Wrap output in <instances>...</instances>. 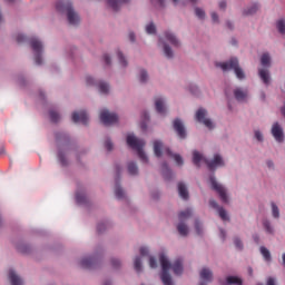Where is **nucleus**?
Here are the masks:
<instances>
[{
	"label": "nucleus",
	"instance_id": "6e6d98bb",
	"mask_svg": "<svg viewBox=\"0 0 285 285\" xmlns=\"http://www.w3.org/2000/svg\"><path fill=\"white\" fill-rule=\"evenodd\" d=\"M212 19H213L214 23H218L219 22V16H217L216 12H212Z\"/></svg>",
	"mask_w": 285,
	"mask_h": 285
},
{
	"label": "nucleus",
	"instance_id": "69168bd1",
	"mask_svg": "<svg viewBox=\"0 0 285 285\" xmlns=\"http://www.w3.org/2000/svg\"><path fill=\"white\" fill-rule=\"evenodd\" d=\"M129 40L132 42L135 41V33H132V32L129 33Z\"/></svg>",
	"mask_w": 285,
	"mask_h": 285
},
{
	"label": "nucleus",
	"instance_id": "09e8293b",
	"mask_svg": "<svg viewBox=\"0 0 285 285\" xmlns=\"http://www.w3.org/2000/svg\"><path fill=\"white\" fill-rule=\"evenodd\" d=\"M86 83L87 86H95V78L87 76Z\"/></svg>",
	"mask_w": 285,
	"mask_h": 285
},
{
	"label": "nucleus",
	"instance_id": "f03ea898",
	"mask_svg": "<svg viewBox=\"0 0 285 285\" xmlns=\"http://www.w3.org/2000/svg\"><path fill=\"white\" fill-rule=\"evenodd\" d=\"M127 146L132 148V150H136L138 153L139 159L147 164L148 156H146V153H144V146H146V141H144V139H139L135 137L134 134H129L127 135Z\"/></svg>",
	"mask_w": 285,
	"mask_h": 285
},
{
	"label": "nucleus",
	"instance_id": "052dcab7",
	"mask_svg": "<svg viewBox=\"0 0 285 285\" xmlns=\"http://www.w3.org/2000/svg\"><path fill=\"white\" fill-rule=\"evenodd\" d=\"M266 285H275V278L268 277Z\"/></svg>",
	"mask_w": 285,
	"mask_h": 285
},
{
	"label": "nucleus",
	"instance_id": "c756f323",
	"mask_svg": "<svg viewBox=\"0 0 285 285\" xmlns=\"http://www.w3.org/2000/svg\"><path fill=\"white\" fill-rule=\"evenodd\" d=\"M127 168H128L129 175H138V173H139V168L137 167V164H135L132 161L128 163Z\"/></svg>",
	"mask_w": 285,
	"mask_h": 285
},
{
	"label": "nucleus",
	"instance_id": "338daca9",
	"mask_svg": "<svg viewBox=\"0 0 285 285\" xmlns=\"http://www.w3.org/2000/svg\"><path fill=\"white\" fill-rule=\"evenodd\" d=\"M254 242H255L256 244H259V236L255 235V236H254Z\"/></svg>",
	"mask_w": 285,
	"mask_h": 285
},
{
	"label": "nucleus",
	"instance_id": "c03bdc74",
	"mask_svg": "<svg viewBox=\"0 0 285 285\" xmlns=\"http://www.w3.org/2000/svg\"><path fill=\"white\" fill-rule=\"evenodd\" d=\"M76 200L78 202V204H83V202H86V196L77 193L76 194Z\"/></svg>",
	"mask_w": 285,
	"mask_h": 285
},
{
	"label": "nucleus",
	"instance_id": "b1692460",
	"mask_svg": "<svg viewBox=\"0 0 285 285\" xmlns=\"http://www.w3.org/2000/svg\"><path fill=\"white\" fill-rule=\"evenodd\" d=\"M178 193L181 199H188V188L184 183H178Z\"/></svg>",
	"mask_w": 285,
	"mask_h": 285
},
{
	"label": "nucleus",
	"instance_id": "0e129e2a",
	"mask_svg": "<svg viewBox=\"0 0 285 285\" xmlns=\"http://www.w3.org/2000/svg\"><path fill=\"white\" fill-rule=\"evenodd\" d=\"M220 237L222 239H226V232L224 229H220Z\"/></svg>",
	"mask_w": 285,
	"mask_h": 285
},
{
	"label": "nucleus",
	"instance_id": "f8f14e48",
	"mask_svg": "<svg viewBox=\"0 0 285 285\" xmlns=\"http://www.w3.org/2000/svg\"><path fill=\"white\" fill-rule=\"evenodd\" d=\"M272 135L274 139L278 141V144H282V141H284V129L282 128V126H279V122H275L272 126Z\"/></svg>",
	"mask_w": 285,
	"mask_h": 285
},
{
	"label": "nucleus",
	"instance_id": "7c9ffc66",
	"mask_svg": "<svg viewBox=\"0 0 285 285\" xmlns=\"http://www.w3.org/2000/svg\"><path fill=\"white\" fill-rule=\"evenodd\" d=\"M261 254L264 257L265 262H271L272 256H271V250H268V248L262 246L261 247Z\"/></svg>",
	"mask_w": 285,
	"mask_h": 285
},
{
	"label": "nucleus",
	"instance_id": "5701e85b",
	"mask_svg": "<svg viewBox=\"0 0 285 285\" xmlns=\"http://www.w3.org/2000/svg\"><path fill=\"white\" fill-rule=\"evenodd\" d=\"M95 257L82 258L80 262V266L82 268H92V266H95Z\"/></svg>",
	"mask_w": 285,
	"mask_h": 285
},
{
	"label": "nucleus",
	"instance_id": "423d86ee",
	"mask_svg": "<svg viewBox=\"0 0 285 285\" xmlns=\"http://www.w3.org/2000/svg\"><path fill=\"white\" fill-rule=\"evenodd\" d=\"M159 261H160V265L163 268V273L160 275V279L163 282L164 285H173V277L170 276V274L168 273V271H170V262L168 261V257H166V255L161 254L159 256Z\"/></svg>",
	"mask_w": 285,
	"mask_h": 285
},
{
	"label": "nucleus",
	"instance_id": "e433bc0d",
	"mask_svg": "<svg viewBox=\"0 0 285 285\" xmlns=\"http://www.w3.org/2000/svg\"><path fill=\"white\" fill-rule=\"evenodd\" d=\"M257 10H259V6L253 4L249 9L244 11V14H255V12H257Z\"/></svg>",
	"mask_w": 285,
	"mask_h": 285
},
{
	"label": "nucleus",
	"instance_id": "79ce46f5",
	"mask_svg": "<svg viewBox=\"0 0 285 285\" xmlns=\"http://www.w3.org/2000/svg\"><path fill=\"white\" fill-rule=\"evenodd\" d=\"M139 79L141 83H146V81H148V72H146V70H141Z\"/></svg>",
	"mask_w": 285,
	"mask_h": 285
},
{
	"label": "nucleus",
	"instance_id": "49530a36",
	"mask_svg": "<svg viewBox=\"0 0 285 285\" xmlns=\"http://www.w3.org/2000/svg\"><path fill=\"white\" fill-rule=\"evenodd\" d=\"M195 228H196L197 235H202V223H199V220L195 222Z\"/></svg>",
	"mask_w": 285,
	"mask_h": 285
},
{
	"label": "nucleus",
	"instance_id": "72a5a7b5",
	"mask_svg": "<svg viewBox=\"0 0 285 285\" xmlns=\"http://www.w3.org/2000/svg\"><path fill=\"white\" fill-rule=\"evenodd\" d=\"M272 215L275 219H279V207L272 203Z\"/></svg>",
	"mask_w": 285,
	"mask_h": 285
},
{
	"label": "nucleus",
	"instance_id": "cd10ccee",
	"mask_svg": "<svg viewBox=\"0 0 285 285\" xmlns=\"http://www.w3.org/2000/svg\"><path fill=\"white\" fill-rule=\"evenodd\" d=\"M161 170L165 179H170V177H173V171H170V168H168V164L164 163Z\"/></svg>",
	"mask_w": 285,
	"mask_h": 285
},
{
	"label": "nucleus",
	"instance_id": "e2e57ef3",
	"mask_svg": "<svg viewBox=\"0 0 285 285\" xmlns=\"http://www.w3.org/2000/svg\"><path fill=\"white\" fill-rule=\"evenodd\" d=\"M219 8H220V10L226 9V1H220L219 2Z\"/></svg>",
	"mask_w": 285,
	"mask_h": 285
},
{
	"label": "nucleus",
	"instance_id": "1a4fd4ad",
	"mask_svg": "<svg viewBox=\"0 0 285 285\" xmlns=\"http://www.w3.org/2000/svg\"><path fill=\"white\" fill-rule=\"evenodd\" d=\"M30 46H31L33 52H36L35 61H36L37 66H41V63H42L41 52H43V45L41 43V41H39V39L32 38L30 40Z\"/></svg>",
	"mask_w": 285,
	"mask_h": 285
},
{
	"label": "nucleus",
	"instance_id": "393cba45",
	"mask_svg": "<svg viewBox=\"0 0 285 285\" xmlns=\"http://www.w3.org/2000/svg\"><path fill=\"white\" fill-rule=\"evenodd\" d=\"M159 43H161L164 46L165 56L168 59H173V49H170V47L168 45H166V42H164V38H159Z\"/></svg>",
	"mask_w": 285,
	"mask_h": 285
},
{
	"label": "nucleus",
	"instance_id": "aec40b11",
	"mask_svg": "<svg viewBox=\"0 0 285 285\" xmlns=\"http://www.w3.org/2000/svg\"><path fill=\"white\" fill-rule=\"evenodd\" d=\"M108 4L115 12L121 8V3H128L129 0H107Z\"/></svg>",
	"mask_w": 285,
	"mask_h": 285
},
{
	"label": "nucleus",
	"instance_id": "2eb2a0df",
	"mask_svg": "<svg viewBox=\"0 0 285 285\" xmlns=\"http://www.w3.org/2000/svg\"><path fill=\"white\" fill-rule=\"evenodd\" d=\"M175 275H181L184 273V262L181 259H176L171 266Z\"/></svg>",
	"mask_w": 285,
	"mask_h": 285
},
{
	"label": "nucleus",
	"instance_id": "bb28decb",
	"mask_svg": "<svg viewBox=\"0 0 285 285\" xmlns=\"http://www.w3.org/2000/svg\"><path fill=\"white\" fill-rule=\"evenodd\" d=\"M115 195H116L117 199H124L126 197V193L124 191L121 186H119V184H116Z\"/></svg>",
	"mask_w": 285,
	"mask_h": 285
},
{
	"label": "nucleus",
	"instance_id": "c9c22d12",
	"mask_svg": "<svg viewBox=\"0 0 285 285\" xmlns=\"http://www.w3.org/2000/svg\"><path fill=\"white\" fill-rule=\"evenodd\" d=\"M276 26H277L278 32H281V35H285V21L278 20Z\"/></svg>",
	"mask_w": 285,
	"mask_h": 285
},
{
	"label": "nucleus",
	"instance_id": "ea45409f",
	"mask_svg": "<svg viewBox=\"0 0 285 285\" xmlns=\"http://www.w3.org/2000/svg\"><path fill=\"white\" fill-rule=\"evenodd\" d=\"M263 226H264L266 233H268L269 235H273V227L271 226L269 220H264Z\"/></svg>",
	"mask_w": 285,
	"mask_h": 285
},
{
	"label": "nucleus",
	"instance_id": "6e6552de",
	"mask_svg": "<svg viewBox=\"0 0 285 285\" xmlns=\"http://www.w3.org/2000/svg\"><path fill=\"white\" fill-rule=\"evenodd\" d=\"M100 121L105 126H112V124H117L119 121V116L108 111V109H104L100 111Z\"/></svg>",
	"mask_w": 285,
	"mask_h": 285
},
{
	"label": "nucleus",
	"instance_id": "f704fd0d",
	"mask_svg": "<svg viewBox=\"0 0 285 285\" xmlns=\"http://www.w3.org/2000/svg\"><path fill=\"white\" fill-rule=\"evenodd\" d=\"M146 32L147 35H155L157 32V28L155 27V23H149L146 26Z\"/></svg>",
	"mask_w": 285,
	"mask_h": 285
},
{
	"label": "nucleus",
	"instance_id": "58836bf2",
	"mask_svg": "<svg viewBox=\"0 0 285 285\" xmlns=\"http://www.w3.org/2000/svg\"><path fill=\"white\" fill-rule=\"evenodd\" d=\"M49 115H50V119H51V121H52L53 124H57V121H59L60 116H59V114H58L57 111L51 110V111L49 112Z\"/></svg>",
	"mask_w": 285,
	"mask_h": 285
},
{
	"label": "nucleus",
	"instance_id": "9b49d317",
	"mask_svg": "<svg viewBox=\"0 0 285 285\" xmlns=\"http://www.w3.org/2000/svg\"><path fill=\"white\" fill-rule=\"evenodd\" d=\"M206 109H198L196 112V120L199 121V124H204V126H206V128H208L209 130H213V128H215V126L213 125V121L208 118H206Z\"/></svg>",
	"mask_w": 285,
	"mask_h": 285
},
{
	"label": "nucleus",
	"instance_id": "f3484780",
	"mask_svg": "<svg viewBox=\"0 0 285 285\" xmlns=\"http://www.w3.org/2000/svg\"><path fill=\"white\" fill-rule=\"evenodd\" d=\"M9 281L11 282V285H23L21 277H19L12 269L9 271Z\"/></svg>",
	"mask_w": 285,
	"mask_h": 285
},
{
	"label": "nucleus",
	"instance_id": "8fccbe9b",
	"mask_svg": "<svg viewBox=\"0 0 285 285\" xmlns=\"http://www.w3.org/2000/svg\"><path fill=\"white\" fill-rule=\"evenodd\" d=\"M111 265L114 266V268H119V266H121V262H119V259L114 258L111 259Z\"/></svg>",
	"mask_w": 285,
	"mask_h": 285
},
{
	"label": "nucleus",
	"instance_id": "4be33fe9",
	"mask_svg": "<svg viewBox=\"0 0 285 285\" xmlns=\"http://www.w3.org/2000/svg\"><path fill=\"white\" fill-rule=\"evenodd\" d=\"M258 75H259L263 83H265L266 86H268V83H271V75L268 73V70L259 69Z\"/></svg>",
	"mask_w": 285,
	"mask_h": 285
},
{
	"label": "nucleus",
	"instance_id": "20e7f679",
	"mask_svg": "<svg viewBox=\"0 0 285 285\" xmlns=\"http://www.w3.org/2000/svg\"><path fill=\"white\" fill-rule=\"evenodd\" d=\"M56 9L58 10V12H67V19L70 26H77V23H79V14H77V12H75V9H72V3L57 2Z\"/></svg>",
	"mask_w": 285,
	"mask_h": 285
},
{
	"label": "nucleus",
	"instance_id": "a211bd4d",
	"mask_svg": "<svg viewBox=\"0 0 285 285\" xmlns=\"http://www.w3.org/2000/svg\"><path fill=\"white\" fill-rule=\"evenodd\" d=\"M156 110L159 115H166V106L164 105L163 98L155 99Z\"/></svg>",
	"mask_w": 285,
	"mask_h": 285
},
{
	"label": "nucleus",
	"instance_id": "473e14b6",
	"mask_svg": "<svg viewBox=\"0 0 285 285\" xmlns=\"http://www.w3.org/2000/svg\"><path fill=\"white\" fill-rule=\"evenodd\" d=\"M134 268L136 272L141 273V258L140 257L135 258Z\"/></svg>",
	"mask_w": 285,
	"mask_h": 285
},
{
	"label": "nucleus",
	"instance_id": "5fc2aeb1",
	"mask_svg": "<svg viewBox=\"0 0 285 285\" xmlns=\"http://www.w3.org/2000/svg\"><path fill=\"white\" fill-rule=\"evenodd\" d=\"M255 137L257 141H264V136L262 135V131H255Z\"/></svg>",
	"mask_w": 285,
	"mask_h": 285
},
{
	"label": "nucleus",
	"instance_id": "ddd939ff",
	"mask_svg": "<svg viewBox=\"0 0 285 285\" xmlns=\"http://www.w3.org/2000/svg\"><path fill=\"white\" fill-rule=\"evenodd\" d=\"M88 114L86 111L77 112L75 111L72 114V121L73 124H83V126H88Z\"/></svg>",
	"mask_w": 285,
	"mask_h": 285
},
{
	"label": "nucleus",
	"instance_id": "6ab92c4d",
	"mask_svg": "<svg viewBox=\"0 0 285 285\" xmlns=\"http://www.w3.org/2000/svg\"><path fill=\"white\" fill-rule=\"evenodd\" d=\"M200 279H203L204 282H213V271L206 267L203 268L200 271Z\"/></svg>",
	"mask_w": 285,
	"mask_h": 285
},
{
	"label": "nucleus",
	"instance_id": "a878e982",
	"mask_svg": "<svg viewBox=\"0 0 285 285\" xmlns=\"http://www.w3.org/2000/svg\"><path fill=\"white\" fill-rule=\"evenodd\" d=\"M242 285L243 281L242 278L237 277V276H228L226 278V284L225 285Z\"/></svg>",
	"mask_w": 285,
	"mask_h": 285
},
{
	"label": "nucleus",
	"instance_id": "de8ad7c7",
	"mask_svg": "<svg viewBox=\"0 0 285 285\" xmlns=\"http://www.w3.org/2000/svg\"><path fill=\"white\" fill-rule=\"evenodd\" d=\"M149 266H150V268L157 267V261L153 256L149 257Z\"/></svg>",
	"mask_w": 285,
	"mask_h": 285
},
{
	"label": "nucleus",
	"instance_id": "39448f33",
	"mask_svg": "<svg viewBox=\"0 0 285 285\" xmlns=\"http://www.w3.org/2000/svg\"><path fill=\"white\" fill-rule=\"evenodd\" d=\"M154 153L156 157H161L163 153H166L168 157H173L178 166H184V158L178 154H173L170 148H164V144L160 140L154 141Z\"/></svg>",
	"mask_w": 285,
	"mask_h": 285
},
{
	"label": "nucleus",
	"instance_id": "412c9836",
	"mask_svg": "<svg viewBox=\"0 0 285 285\" xmlns=\"http://www.w3.org/2000/svg\"><path fill=\"white\" fill-rule=\"evenodd\" d=\"M234 96H235V99H236L237 101H246V97H248V92L242 90L240 88H238V89H236V90L234 91Z\"/></svg>",
	"mask_w": 285,
	"mask_h": 285
},
{
	"label": "nucleus",
	"instance_id": "13d9d810",
	"mask_svg": "<svg viewBox=\"0 0 285 285\" xmlns=\"http://www.w3.org/2000/svg\"><path fill=\"white\" fill-rule=\"evenodd\" d=\"M97 230H98V233H104V230H106V224H99L97 226Z\"/></svg>",
	"mask_w": 285,
	"mask_h": 285
},
{
	"label": "nucleus",
	"instance_id": "864d4df0",
	"mask_svg": "<svg viewBox=\"0 0 285 285\" xmlns=\"http://www.w3.org/2000/svg\"><path fill=\"white\" fill-rule=\"evenodd\" d=\"M16 41H17L18 43H23V41H26V36H23V35H18V36L16 37Z\"/></svg>",
	"mask_w": 285,
	"mask_h": 285
},
{
	"label": "nucleus",
	"instance_id": "3c124183",
	"mask_svg": "<svg viewBox=\"0 0 285 285\" xmlns=\"http://www.w3.org/2000/svg\"><path fill=\"white\" fill-rule=\"evenodd\" d=\"M105 148L109 151L112 150V141H110V139L105 141Z\"/></svg>",
	"mask_w": 285,
	"mask_h": 285
},
{
	"label": "nucleus",
	"instance_id": "a18cd8bd",
	"mask_svg": "<svg viewBox=\"0 0 285 285\" xmlns=\"http://www.w3.org/2000/svg\"><path fill=\"white\" fill-rule=\"evenodd\" d=\"M234 244L236 248H238V250H242V248H244V245L242 244V240L239 238H235Z\"/></svg>",
	"mask_w": 285,
	"mask_h": 285
},
{
	"label": "nucleus",
	"instance_id": "774afa93",
	"mask_svg": "<svg viewBox=\"0 0 285 285\" xmlns=\"http://www.w3.org/2000/svg\"><path fill=\"white\" fill-rule=\"evenodd\" d=\"M283 265L285 266V253L283 254Z\"/></svg>",
	"mask_w": 285,
	"mask_h": 285
},
{
	"label": "nucleus",
	"instance_id": "4468645a",
	"mask_svg": "<svg viewBox=\"0 0 285 285\" xmlns=\"http://www.w3.org/2000/svg\"><path fill=\"white\" fill-rule=\"evenodd\" d=\"M174 130L177 132L180 139H186V128L179 118L174 120Z\"/></svg>",
	"mask_w": 285,
	"mask_h": 285
},
{
	"label": "nucleus",
	"instance_id": "bf43d9fd",
	"mask_svg": "<svg viewBox=\"0 0 285 285\" xmlns=\"http://www.w3.org/2000/svg\"><path fill=\"white\" fill-rule=\"evenodd\" d=\"M104 61L107 66H110V56H108L107 53L104 55Z\"/></svg>",
	"mask_w": 285,
	"mask_h": 285
},
{
	"label": "nucleus",
	"instance_id": "603ef678",
	"mask_svg": "<svg viewBox=\"0 0 285 285\" xmlns=\"http://www.w3.org/2000/svg\"><path fill=\"white\" fill-rule=\"evenodd\" d=\"M209 206H210L212 208H216L217 210H219V208H222V207H219V205L217 204V202L214 200V199L209 200Z\"/></svg>",
	"mask_w": 285,
	"mask_h": 285
},
{
	"label": "nucleus",
	"instance_id": "680f3d73",
	"mask_svg": "<svg viewBox=\"0 0 285 285\" xmlns=\"http://www.w3.org/2000/svg\"><path fill=\"white\" fill-rule=\"evenodd\" d=\"M58 157H59V160L61 161V164L66 165V158H63V154L60 153V154L58 155Z\"/></svg>",
	"mask_w": 285,
	"mask_h": 285
},
{
	"label": "nucleus",
	"instance_id": "37998d69",
	"mask_svg": "<svg viewBox=\"0 0 285 285\" xmlns=\"http://www.w3.org/2000/svg\"><path fill=\"white\" fill-rule=\"evenodd\" d=\"M195 13H196V17H198V19H204V17H206V13L200 8H196Z\"/></svg>",
	"mask_w": 285,
	"mask_h": 285
},
{
	"label": "nucleus",
	"instance_id": "4c0bfd02",
	"mask_svg": "<svg viewBox=\"0 0 285 285\" xmlns=\"http://www.w3.org/2000/svg\"><path fill=\"white\" fill-rule=\"evenodd\" d=\"M118 60L120 66H122L124 68H126V66H128V61L126 60V58L124 57V53H121V51H118Z\"/></svg>",
	"mask_w": 285,
	"mask_h": 285
},
{
	"label": "nucleus",
	"instance_id": "9d476101",
	"mask_svg": "<svg viewBox=\"0 0 285 285\" xmlns=\"http://www.w3.org/2000/svg\"><path fill=\"white\" fill-rule=\"evenodd\" d=\"M209 181L212 184L213 190H215L219 195L222 202L224 204H228V196L226 195V189L224 188V186L217 183V179H215V176H210Z\"/></svg>",
	"mask_w": 285,
	"mask_h": 285
},
{
	"label": "nucleus",
	"instance_id": "c85d7f7f",
	"mask_svg": "<svg viewBox=\"0 0 285 285\" xmlns=\"http://www.w3.org/2000/svg\"><path fill=\"white\" fill-rule=\"evenodd\" d=\"M98 88L101 95H108V92L110 91V86L104 81L99 82Z\"/></svg>",
	"mask_w": 285,
	"mask_h": 285
},
{
	"label": "nucleus",
	"instance_id": "a19ab883",
	"mask_svg": "<svg viewBox=\"0 0 285 285\" xmlns=\"http://www.w3.org/2000/svg\"><path fill=\"white\" fill-rule=\"evenodd\" d=\"M218 214L220 219H223V222H226L228 219V215L226 214V209L224 208H218Z\"/></svg>",
	"mask_w": 285,
	"mask_h": 285
},
{
	"label": "nucleus",
	"instance_id": "4d7b16f0",
	"mask_svg": "<svg viewBox=\"0 0 285 285\" xmlns=\"http://www.w3.org/2000/svg\"><path fill=\"white\" fill-rule=\"evenodd\" d=\"M140 255H141L142 257H146V256L148 255V248H146V247H140Z\"/></svg>",
	"mask_w": 285,
	"mask_h": 285
},
{
	"label": "nucleus",
	"instance_id": "2f4dec72",
	"mask_svg": "<svg viewBox=\"0 0 285 285\" xmlns=\"http://www.w3.org/2000/svg\"><path fill=\"white\" fill-rule=\"evenodd\" d=\"M262 66H271V56L268 53H264L261 58Z\"/></svg>",
	"mask_w": 285,
	"mask_h": 285
},
{
	"label": "nucleus",
	"instance_id": "f257e3e1",
	"mask_svg": "<svg viewBox=\"0 0 285 285\" xmlns=\"http://www.w3.org/2000/svg\"><path fill=\"white\" fill-rule=\"evenodd\" d=\"M200 161H205L209 170H215V168H219V166H224V159L222 158V156H219V154H216L213 160H208L204 158V156L199 151L194 150L193 164L199 168Z\"/></svg>",
	"mask_w": 285,
	"mask_h": 285
},
{
	"label": "nucleus",
	"instance_id": "0eeeda50",
	"mask_svg": "<svg viewBox=\"0 0 285 285\" xmlns=\"http://www.w3.org/2000/svg\"><path fill=\"white\" fill-rule=\"evenodd\" d=\"M193 215V210L186 209L184 212H180L178 215L179 224L177 225V230L181 237H186L188 235V225L184 224L186 219H190Z\"/></svg>",
	"mask_w": 285,
	"mask_h": 285
},
{
	"label": "nucleus",
	"instance_id": "dca6fc26",
	"mask_svg": "<svg viewBox=\"0 0 285 285\" xmlns=\"http://www.w3.org/2000/svg\"><path fill=\"white\" fill-rule=\"evenodd\" d=\"M165 39H166V41H169V43H171V46H174V48H179V45H180L179 40L173 32H170V31L165 32Z\"/></svg>",
	"mask_w": 285,
	"mask_h": 285
},
{
	"label": "nucleus",
	"instance_id": "7ed1b4c3",
	"mask_svg": "<svg viewBox=\"0 0 285 285\" xmlns=\"http://www.w3.org/2000/svg\"><path fill=\"white\" fill-rule=\"evenodd\" d=\"M216 66L217 68H222L224 72L226 70H234L237 79H246L244 70L239 68V60L237 58H232L227 62H217Z\"/></svg>",
	"mask_w": 285,
	"mask_h": 285
}]
</instances>
